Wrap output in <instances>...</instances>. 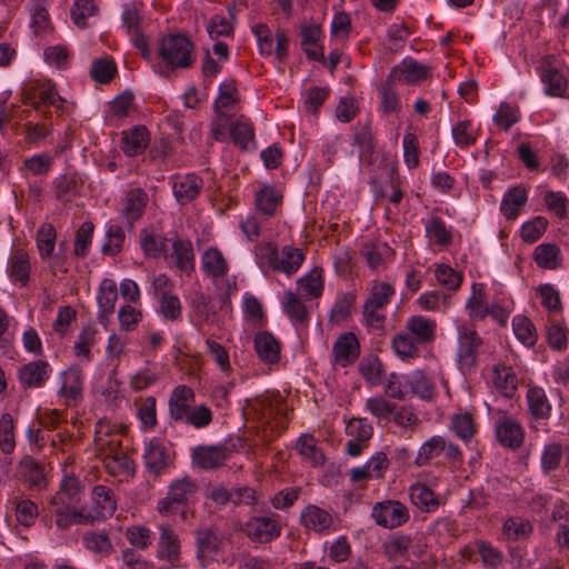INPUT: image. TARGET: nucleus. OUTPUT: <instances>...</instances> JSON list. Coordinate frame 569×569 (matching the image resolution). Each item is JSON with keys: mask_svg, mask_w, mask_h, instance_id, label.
I'll return each mask as SVG.
<instances>
[{"mask_svg": "<svg viewBox=\"0 0 569 569\" xmlns=\"http://www.w3.org/2000/svg\"><path fill=\"white\" fill-rule=\"evenodd\" d=\"M157 56L159 62L153 64V71L163 78H169L176 70L191 69L197 61L196 46L183 33H169L161 37Z\"/></svg>", "mask_w": 569, "mask_h": 569, "instance_id": "f257e3e1", "label": "nucleus"}, {"mask_svg": "<svg viewBox=\"0 0 569 569\" xmlns=\"http://www.w3.org/2000/svg\"><path fill=\"white\" fill-rule=\"evenodd\" d=\"M81 485L73 476H64L59 489L49 497L47 512L54 519L60 530H67L72 525L86 521L84 511L77 508L80 501Z\"/></svg>", "mask_w": 569, "mask_h": 569, "instance_id": "f03ea898", "label": "nucleus"}, {"mask_svg": "<svg viewBox=\"0 0 569 569\" xmlns=\"http://www.w3.org/2000/svg\"><path fill=\"white\" fill-rule=\"evenodd\" d=\"M168 413L177 425L204 429L213 421V412L206 403L196 405V392L187 385L176 386L169 396Z\"/></svg>", "mask_w": 569, "mask_h": 569, "instance_id": "7ed1b4c3", "label": "nucleus"}, {"mask_svg": "<svg viewBox=\"0 0 569 569\" xmlns=\"http://www.w3.org/2000/svg\"><path fill=\"white\" fill-rule=\"evenodd\" d=\"M396 295L393 284L373 280L362 306V322L369 330L382 331L387 315L386 308Z\"/></svg>", "mask_w": 569, "mask_h": 569, "instance_id": "20e7f679", "label": "nucleus"}, {"mask_svg": "<svg viewBox=\"0 0 569 569\" xmlns=\"http://www.w3.org/2000/svg\"><path fill=\"white\" fill-rule=\"evenodd\" d=\"M199 486L190 477L173 480L167 496L158 501L157 510L161 516L179 513L182 520H187V507L198 492Z\"/></svg>", "mask_w": 569, "mask_h": 569, "instance_id": "39448f33", "label": "nucleus"}, {"mask_svg": "<svg viewBox=\"0 0 569 569\" xmlns=\"http://www.w3.org/2000/svg\"><path fill=\"white\" fill-rule=\"evenodd\" d=\"M21 101L23 104H30L36 111H40L42 106L53 107L64 112L67 100L62 98L57 90L56 83L46 78L31 79L21 88Z\"/></svg>", "mask_w": 569, "mask_h": 569, "instance_id": "423d86ee", "label": "nucleus"}, {"mask_svg": "<svg viewBox=\"0 0 569 569\" xmlns=\"http://www.w3.org/2000/svg\"><path fill=\"white\" fill-rule=\"evenodd\" d=\"M248 408L256 415V418L269 427L276 437L282 435L289 425V409L282 401H273L269 397L259 396L247 400Z\"/></svg>", "mask_w": 569, "mask_h": 569, "instance_id": "0eeeda50", "label": "nucleus"}, {"mask_svg": "<svg viewBox=\"0 0 569 569\" xmlns=\"http://www.w3.org/2000/svg\"><path fill=\"white\" fill-rule=\"evenodd\" d=\"M251 32L256 38L258 52L261 57L274 56L280 63L286 62L290 48V39L286 29L278 28L273 32L267 23L259 22L251 27Z\"/></svg>", "mask_w": 569, "mask_h": 569, "instance_id": "6e6552de", "label": "nucleus"}, {"mask_svg": "<svg viewBox=\"0 0 569 569\" xmlns=\"http://www.w3.org/2000/svg\"><path fill=\"white\" fill-rule=\"evenodd\" d=\"M242 531L254 543H270L282 533L280 515L270 512L264 516H252L244 522Z\"/></svg>", "mask_w": 569, "mask_h": 569, "instance_id": "1a4fd4ad", "label": "nucleus"}, {"mask_svg": "<svg viewBox=\"0 0 569 569\" xmlns=\"http://www.w3.org/2000/svg\"><path fill=\"white\" fill-rule=\"evenodd\" d=\"M538 70L546 94L565 97L568 79L563 63L555 54H548L540 60Z\"/></svg>", "mask_w": 569, "mask_h": 569, "instance_id": "9d476101", "label": "nucleus"}, {"mask_svg": "<svg viewBox=\"0 0 569 569\" xmlns=\"http://www.w3.org/2000/svg\"><path fill=\"white\" fill-rule=\"evenodd\" d=\"M268 266L277 272L290 277L302 266L306 254L299 248L284 246L281 250L273 243H267L263 248Z\"/></svg>", "mask_w": 569, "mask_h": 569, "instance_id": "9b49d317", "label": "nucleus"}, {"mask_svg": "<svg viewBox=\"0 0 569 569\" xmlns=\"http://www.w3.org/2000/svg\"><path fill=\"white\" fill-rule=\"evenodd\" d=\"M371 518L377 526L392 530L409 522L410 511L403 502L395 499H386L373 503Z\"/></svg>", "mask_w": 569, "mask_h": 569, "instance_id": "f8f14e48", "label": "nucleus"}, {"mask_svg": "<svg viewBox=\"0 0 569 569\" xmlns=\"http://www.w3.org/2000/svg\"><path fill=\"white\" fill-rule=\"evenodd\" d=\"M129 428L121 423L111 422L103 418L96 423L94 446L100 457L119 451L122 448V437L127 435Z\"/></svg>", "mask_w": 569, "mask_h": 569, "instance_id": "ddd939ff", "label": "nucleus"}, {"mask_svg": "<svg viewBox=\"0 0 569 569\" xmlns=\"http://www.w3.org/2000/svg\"><path fill=\"white\" fill-rule=\"evenodd\" d=\"M458 331L457 358L461 370H471L477 363L478 350L482 346V338L472 325H460Z\"/></svg>", "mask_w": 569, "mask_h": 569, "instance_id": "4468645a", "label": "nucleus"}, {"mask_svg": "<svg viewBox=\"0 0 569 569\" xmlns=\"http://www.w3.org/2000/svg\"><path fill=\"white\" fill-rule=\"evenodd\" d=\"M117 510V498L113 490L104 485H96L90 495L89 511L84 513V523L111 518Z\"/></svg>", "mask_w": 569, "mask_h": 569, "instance_id": "2eb2a0df", "label": "nucleus"}, {"mask_svg": "<svg viewBox=\"0 0 569 569\" xmlns=\"http://www.w3.org/2000/svg\"><path fill=\"white\" fill-rule=\"evenodd\" d=\"M58 396L66 407L77 406L83 398L84 375L78 365H72L59 375Z\"/></svg>", "mask_w": 569, "mask_h": 569, "instance_id": "dca6fc26", "label": "nucleus"}, {"mask_svg": "<svg viewBox=\"0 0 569 569\" xmlns=\"http://www.w3.org/2000/svg\"><path fill=\"white\" fill-rule=\"evenodd\" d=\"M157 558L167 563L166 569H180L181 542L171 526H159V539L157 542Z\"/></svg>", "mask_w": 569, "mask_h": 569, "instance_id": "f3484780", "label": "nucleus"}, {"mask_svg": "<svg viewBox=\"0 0 569 569\" xmlns=\"http://www.w3.org/2000/svg\"><path fill=\"white\" fill-rule=\"evenodd\" d=\"M431 77L430 68L416 59L405 58L395 66L389 76V82L416 86Z\"/></svg>", "mask_w": 569, "mask_h": 569, "instance_id": "a211bd4d", "label": "nucleus"}, {"mask_svg": "<svg viewBox=\"0 0 569 569\" xmlns=\"http://www.w3.org/2000/svg\"><path fill=\"white\" fill-rule=\"evenodd\" d=\"M332 362L341 368L352 366L361 355V345L352 331L342 332L332 345Z\"/></svg>", "mask_w": 569, "mask_h": 569, "instance_id": "6ab92c4d", "label": "nucleus"}, {"mask_svg": "<svg viewBox=\"0 0 569 569\" xmlns=\"http://www.w3.org/2000/svg\"><path fill=\"white\" fill-rule=\"evenodd\" d=\"M52 371L47 360L37 359L21 366L17 371V379L22 389H39L47 383Z\"/></svg>", "mask_w": 569, "mask_h": 569, "instance_id": "aec40b11", "label": "nucleus"}, {"mask_svg": "<svg viewBox=\"0 0 569 569\" xmlns=\"http://www.w3.org/2000/svg\"><path fill=\"white\" fill-rule=\"evenodd\" d=\"M495 432L499 443L508 449L520 448L525 440V430L520 422L501 412L496 421Z\"/></svg>", "mask_w": 569, "mask_h": 569, "instance_id": "412c9836", "label": "nucleus"}, {"mask_svg": "<svg viewBox=\"0 0 569 569\" xmlns=\"http://www.w3.org/2000/svg\"><path fill=\"white\" fill-rule=\"evenodd\" d=\"M146 469L156 477L164 473L172 462L170 452L159 438H152L144 447Z\"/></svg>", "mask_w": 569, "mask_h": 569, "instance_id": "4be33fe9", "label": "nucleus"}, {"mask_svg": "<svg viewBox=\"0 0 569 569\" xmlns=\"http://www.w3.org/2000/svg\"><path fill=\"white\" fill-rule=\"evenodd\" d=\"M151 141V134L143 124L133 126L121 132L120 148L127 157L141 156Z\"/></svg>", "mask_w": 569, "mask_h": 569, "instance_id": "5701e85b", "label": "nucleus"}, {"mask_svg": "<svg viewBox=\"0 0 569 569\" xmlns=\"http://www.w3.org/2000/svg\"><path fill=\"white\" fill-rule=\"evenodd\" d=\"M196 557L201 567H206L208 560H212L220 551L222 537L213 528L200 529L196 532Z\"/></svg>", "mask_w": 569, "mask_h": 569, "instance_id": "b1692460", "label": "nucleus"}, {"mask_svg": "<svg viewBox=\"0 0 569 569\" xmlns=\"http://www.w3.org/2000/svg\"><path fill=\"white\" fill-rule=\"evenodd\" d=\"M360 254L372 271L385 269L395 259V250L383 241H367L360 248Z\"/></svg>", "mask_w": 569, "mask_h": 569, "instance_id": "393cba45", "label": "nucleus"}, {"mask_svg": "<svg viewBox=\"0 0 569 569\" xmlns=\"http://www.w3.org/2000/svg\"><path fill=\"white\" fill-rule=\"evenodd\" d=\"M333 516L317 505L306 506L300 515V525L318 535H327L333 530Z\"/></svg>", "mask_w": 569, "mask_h": 569, "instance_id": "a878e982", "label": "nucleus"}, {"mask_svg": "<svg viewBox=\"0 0 569 569\" xmlns=\"http://www.w3.org/2000/svg\"><path fill=\"white\" fill-rule=\"evenodd\" d=\"M7 274L10 281L19 286L26 287L30 281L31 262L28 251L23 248H14L8 259Z\"/></svg>", "mask_w": 569, "mask_h": 569, "instance_id": "bb28decb", "label": "nucleus"}, {"mask_svg": "<svg viewBox=\"0 0 569 569\" xmlns=\"http://www.w3.org/2000/svg\"><path fill=\"white\" fill-rule=\"evenodd\" d=\"M203 189V179L197 173L176 176L172 191L176 200L186 206L196 200Z\"/></svg>", "mask_w": 569, "mask_h": 569, "instance_id": "cd10ccee", "label": "nucleus"}, {"mask_svg": "<svg viewBox=\"0 0 569 569\" xmlns=\"http://www.w3.org/2000/svg\"><path fill=\"white\" fill-rule=\"evenodd\" d=\"M229 456L230 451L226 445L198 446L192 451L193 463L203 470L221 467Z\"/></svg>", "mask_w": 569, "mask_h": 569, "instance_id": "c85d7f7f", "label": "nucleus"}, {"mask_svg": "<svg viewBox=\"0 0 569 569\" xmlns=\"http://www.w3.org/2000/svg\"><path fill=\"white\" fill-rule=\"evenodd\" d=\"M281 308L292 326L296 328H307L310 322V312L302 298L288 290L281 298Z\"/></svg>", "mask_w": 569, "mask_h": 569, "instance_id": "c756f323", "label": "nucleus"}, {"mask_svg": "<svg viewBox=\"0 0 569 569\" xmlns=\"http://www.w3.org/2000/svg\"><path fill=\"white\" fill-rule=\"evenodd\" d=\"M301 47L309 60L325 62L323 48L320 44L323 31L319 24L300 26Z\"/></svg>", "mask_w": 569, "mask_h": 569, "instance_id": "7c9ffc66", "label": "nucleus"}, {"mask_svg": "<svg viewBox=\"0 0 569 569\" xmlns=\"http://www.w3.org/2000/svg\"><path fill=\"white\" fill-rule=\"evenodd\" d=\"M283 196L273 186L263 184L254 193V209L264 218L276 216L277 210L282 206Z\"/></svg>", "mask_w": 569, "mask_h": 569, "instance_id": "2f4dec72", "label": "nucleus"}, {"mask_svg": "<svg viewBox=\"0 0 569 569\" xmlns=\"http://www.w3.org/2000/svg\"><path fill=\"white\" fill-rule=\"evenodd\" d=\"M148 202L149 196L142 188H133L126 193L122 216L130 226L141 220Z\"/></svg>", "mask_w": 569, "mask_h": 569, "instance_id": "473e14b6", "label": "nucleus"}, {"mask_svg": "<svg viewBox=\"0 0 569 569\" xmlns=\"http://www.w3.org/2000/svg\"><path fill=\"white\" fill-rule=\"evenodd\" d=\"M405 328L406 332L419 345L431 343L436 339L437 322L425 316L415 315L409 317Z\"/></svg>", "mask_w": 569, "mask_h": 569, "instance_id": "72a5a7b5", "label": "nucleus"}, {"mask_svg": "<svg viewBox=\"0 0 569 569\" xmlns=\"http://www.w3.org/2000/svg\"><path fill=\"white\" fill-rule=\"evenodd\" d=\"M254 350L259 359L266 365H276L280 361L281 345L279 340L269 331L256 333Z\"/></svg>", "mask_w": 569, "mask_h": 569, "instance_id": "f704fd0d", "label": "nucleus"}, {"mask_svg": "<svg viewBox=\"0 0 569 569\" xmlns=\"http://www.w3.org/2000/svg\"><path fill=\"white\" fill-rule=\"evenodd\" d=\"M409 498L411 503L425 513L436 512L441 505L440 497L422 482L409 487Z\"/></svg>", "mask_w": 569, "mask_h": 569, "instance_id": "c9c22d12", "label": "nucleus"}, {"mask_svg": "<svg viewBox=\"0 0 569 569\" xmlns=\"http://www.w3.org/2000/svg\"><path fill=\"white\" fill-rule=\"evenodd\" d=\"M426 238L439 248H448L452 244L453 229L439 216H431L425 221Z\"/></svg>", "mask_w": 569, "mask_h": 569, "instance_id": "e433bc0d", "label": "nucleus"}, {"mask_svg": "<svg viewBox=\"0 0 569 569\" xmlns=\"http://www.w3.org/2000/svg\"><path fill=\"white\" fill-rule=\"evenodd\" d=\"M117 300L118 290L116 281L109 278L103 279L97 293L98 316L100 321L108 320L114 312Z\"/></svg>", "mask_w": 569, "mask_h": 569, "instance_id": "4c0bfd02", "label": "nucleus"}, {"mask_svg": "<svg viewBox=\"0 0 569 569\" xmlns=\"http://www.w3.org/2000/svg\"><path fill=\"white\" fill-rule=\"evenodd\" d=\"M357 296L355 292H338L328 315V322L331 326H339L352 316Z\"/></svg>", "mask_w": 569, "mask_h": 569, "instance_id": "58836bf2", "label": "nucleus"}, {"mask_svg": "<svg viewBox=\"0 0 569 569\" xmlns=\"http://www.w3.org/2000/svg\"><path fill=\"white\" fill-rule=\"evenodd\" d=\"M201 267L204 274L212 280L226 277L229 271V264L224 256L216 247H211L202 253Z\"/></svg>", "mask_w": 569, "mask_h": 569, "instance_id": "ea45409f", "label": "nucleus"}, {"mask_svg": "<svg viewBox=\"0 0 569 569\" xmlns=\"http://www.w3.org/2000/svg\"><path fill=\"white\" fill-rule=\"evenodd\" d=\"M528 201L527 189L522 186H517L507 190L503 194L500 211L507 220H515L520 213V209Z\"/></svg>", "mask_w": 569, "mask_h": 569, "instance_id": "a19ab883", "label": "nucleus"}, {"mask_svg": "<svg viewBox=\"0 0 569 569\" xmlns=\"http://www.w3.org/2000/svg\"><path fill=\"white\" fill-rule=\"evenodd\" d=\"M84 549L101 558H108L114 550L108 531L89 530L82 535Z\"/></svg>", "mask_w": 569, "mask_h": 569, "instance_id": "79ce46f5", "label": "nucleus"}, {"mask_svg": "<svg viewBox=\"0 0 569 569\" xmlns=\"http://www.w3.org/2000/svg\"><path fill=\"white\" fill-rule=\"evenodd\" d=\"M526 398L529 412L535 420H548L550 418L551 403L541 387H530Z\"/></svg>", "mask_w": 569, "mask_h": 569, "instance_id": "37998d69", "label": "nucleus"}, {"mask_svg": "<svg viewBox=\"0 0 569 569\" xmlns=\"http://www.w3.org/2000/svg\"><path fill=\"white\" fill-rule=\"evenodd\" d=\"M486 286L475 282L471 286V295L466 302V310L471 320H483L488 316Z\"/></svg>", "mask_w": 569, "mask_h": 569, "instance_id": "c03bdc74", "label": "nucleus"}, {"mask_svg": "<svg viewBox=\"0 0 569 569\" xmlns=\"http://www.w3.org/2000/svg\"><path fill=\"white\" fill-rule=\"evenodd\" d=\"M171 257L180 271L187 274L194 271V251L190 240L177 239L173 241Z\"/></svg>", "mask_w": 569, "mask_h": 569, "instance_id": "a18cd8bd", "label": "nucleus"}, {"mask_svg": "<svg viewBox=\"0 0 569 569\" xmlns=\"http://www.w3.org/2000/svg\"><path fill=\"white\" fill-rule=\"evenodd\" d=\"M107 472L113 477L134 472V461L124 449L101 457Z\"/></svg>", "mask_w": 569, "mask_h": 569, "instance_id": "49530a36", "label": "nucleus"}, {"mask_svg": "<svg viewBox=\"0 0 569 569\" xmlns=\"http://www.w3.org/2000/svg\"><path fill=\"white\" fill-rule=\"evenodd\" d=\"M191 309L199 325H212L217 320V308L209 295L197 292L191 300Z\"/></svg>", "mask_w": 569, "mask_h": 569, "instance_id": "de8ad7c7", "label": "nucleus"}, {"mask_svg": "<svg viewBox=\"0 0 569 569\" xmlns=\"http://www.w3.org/2000/svg\"><path fill=\"white\" fill-rule=\"evenodd\" d=\"M412 543L413 539L410 535L393 532L382 543V551L389 560H397L408 553Z\"/></svg>", "mask_w": 569, "mask_h": 569, "instance_id": "09e8293b", "label": "nucleus"}, {"mask_svg": "<svg viewBox=\"0 0 569 569\" xmlns=\"http://www.w3.org/2000/svg\"><path fill=\"white\" fill-rule=\"evenodd\" d=\"M296 450L305 460H308L312 467H322L326 462V457L322 450L317 446V440L311 433H303L298 438Z\"/></svg>", "mask_w": 569, "mask_h": 569, "instance_id": "8fccbe9b", "label": "nucleus"}, {"mask_svg": "<svg viewBox=\"0 0 569 569\" xmlns=\"http://www.w3.org/2000/svg\"><path fill=\"white\" fill-rule=\"evenodd\" d=\"M476 549L483 568L500 569L503 567L506 561L503 551L493 546L489 540L477 539Z\"/></svg>", "mask_w": 569, "mask_h": 569, "instance_id": "3c124183", "label": "nucleus"}, {"mask_svg": "<svg viewBox=\"0 0 569 569\" xmlns=\"http://www.w3.org/2000/svg\"><path fill=\"white\" fill-rule=\"evenodd\" d=\"M533 260L541 269L555 270L561 266L560 248L555 243H541L533 251Z\"/></svg>", "mask_w": 569, "mask_h": 569, "instance_id": "603ef678", "label": "nucleus"}, {"mask_svg": "<svg viewBox=\"0 0 569 569\" xmlns=\"http://www.w3.org/2000/svg\"><path fill=\"white\" fill-rule=\"evenodd\" d=\"M98 330L93 326L83 327L74 342V356L82 361L90 362L93 359L91 348L97 343Z\"/></svg>", "mask_w": 569, "mask_h": 569, "instance_id": "864d4df0", "label": "nucleus"}, {"mask_svg": "<svg viewBox=\"0 0 569 569\" xmlns=\"http://www.w3.org/2000/svg\"><path fill=\"white\" fill-rule=\"evenodd\" d=\"M140 247L146 257L159 258L167 252V239L152 229L143 228L140 231Z\"/></svg>", "mask_w": 569, "mask_h": 569, "instance_id": "5fc2aeb1", "label": "nucleus"}, {"mask_svg": "<svg viewBox=\"0 0 569 569\" xmlns=\"http://www.w3.org/2000/svg\"><path fill=\"white\" fill-rule=\"evenodd\" d=\"M533 532L532 523L522 517H508L502 523V533L513 541L527 540Z\"/></svg>", "mask_w": 569, "mask_h": 569, "instance_id": "6e6d98bb", "label": "nucleus"}, {"mask_svg": "<svg viewBox=\"0 0 569 569\" xmlns=\"http://www.w3.org/2000/svg\"><path fill=\"white\" fill-rule=\"evenodd\" d=\"M57 230L50 222H43L36 233V246L42 260L51 258L56 248Z\"/></svg>", "mask_w": 569, "mask_h": 569, "instance_id": "4d7b16f0", "label": "nucleus"}, {"mask_svg": "<svg viewBox=\"0 0 569 569\" xmlns=\"http://www.w3.org/2000/svg\"><path fill=\"white\" fill-rule=\"evenodd\" d=\"M493 385L506 398L515 395L518 387V377L511 367L496 366L493 368Z\"/></svg>", "mask_w": 569, "mask_h": 569, "instance_id": "13d9d810", "label": "nucleus"}, {"mask_svg": "<svg viewBox=\"0 0 569 569\" xmlns=\"http://www.w3.org/2000/svg\"><path fill=\"white\" fill-rule=\"evenodd\" d=\"M521 120L519 106L507 101L500 102L492 117L493 124L502 131H509L512 126Z\"/></svg>", "mask_w": 569, "mask_h": 569, "instance_id": "bf43d9fd", "label": "nucleus"}, {"mask_svg": "<svg viewBox=\"0 0 569 569\" xmlns=\"http://www.w3.org/2000/svg\"><path fill=\"white\" fill-rule=\"evenodd\" d=\"M94 223L91 221L82 222L76 231L74 240H73V256L79 259H84L89 256L93 233H94Z\"/></svg>", "mask_w": 569, "mask_h": 569, "instance_id": "052dcab7", "label": "nucleus"}, {"mask_svg": "<svg viewBox=\"0 0 569 569\" xmlns=\"http://www.w3.org/2000/svg\"><path fill=\"white\" fill-rule=\"evenodd\" d=\"M512 329L516 338L526 347H533L538 341L535 323L523 315L512 318Z\"/></svg>", "mask_w": 569, "mask_h": 569, "instance_id": "680f3d73", "label": "nucleus"}, {"mask_svg": "<svg viewBox=\"0 0 569 569\" xmlns=\"http://www.w3.org/2000/svg\"><path fill=\"white\" fill-rule=\"evenodd\" d=\"M450 428L461 440L468 442L477 432V423L471 412H457L450 419Z\"/></svg>", "mask_w": 569, "mask_h": 569, "instance_id": "e2e57ef3", "label": "nucleus"}, {"mask_svg": "<svg viewBox=\"0 0 569 569\" xmlns=\"http://www.w3.org/2000/svg\"><path fill=\"white\" fill-rule=\"evenodd\" d=\"M365 409L377 420V423H388L391 421L396 403L390 402L383 396L378 395L366 400Z\"/></svg>", "mask_w": 569, "mask_h": 569, "instance_id": "0e129e2a", "label": "nucleus"}, {"mask_svg": "<svg viewBox=\"0 0 569 569\" xmlns=\"http://www.w3.org/2000/svg\"><path fill=\"white\" fill-rule=\"evenodd\" d=\"M451 136L458 148L467 149L477 142L478 130L471 120H459L452 126Z\"/></svg>", "mask_w": 569, "mask_h": 569, "instance_id": "69168bd1", "label": "nucleus"}, {"mask_svg": "<svg viewBox=\"0 0 569 569\" xmlns=\"http://www.w3.org/2000/svg\"><path fill=\"white\" fill-rule=\"evenodd\" d=\"M549 347L556 351H565L568 347L569 330L563 321L548 320L545 327Z\"/></svg>", "mask_w": 569, "mask_h": 569, "instance_id": "338daca9", "label": "nucleus"}, {"mask_svg": "<svg viewBox=\"0 0 569 569\" xmlns=\"http://www.w3.org/2000/svg\"><path fill=\"white\" fill-rule=\"evenodd\" d=\"M419 343L409 333L401 331L391 340V348L401 360H412L419 357Z\"/></svg>", "mask_w": 569, "mask_h": 569, "instance_id": "774afa93", "label": "nucleus"}]
</instances>
